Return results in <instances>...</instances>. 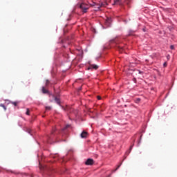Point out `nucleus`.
Masks as SVG:
<instances>
[{
	"mask_svg": "<svg viewBox=\"0 0 177 177\" xmlns=\"http://www.w3.org/2000/svg\"><path fill=\"white\" fill-rule=\"evenodd\" d=\"M70 127H71L70 124H66V127H64L60 131L56 129V128L53 129V131L51 132V134L46 137V142L51 144L52 142L55 140V139H57V133H59V135L61 136H63L64 138H67V135L68 133L67 129L70 128Z\"/></svg>",
	"mask_w": 177,
	"mask_h": 177,
	"instance_id": "1",
	"label": "nucleus"
},
{
	"mask_svg": "<svg viewBox=\"0 0 177 177\" xmlns=\"http://www.w3.org/2000/svg\"><path fill=\"white\" fill-rule=\"evenodd\" d=\"M131 1V0H113V5H129Z\"/></svg>",
	"mask_w": 177,
	"mask_h": 177,
	"instance_id": "2",
	"label": "nucleus"
},
{
	"mask_svg": "<svg viewBox=\"0 0 177 177\" xmlns=\"http://www.w3.org/2000/svg\"><path fill=\"white\" fill-rule=\"evenodd\" d=\"M79 8L81 9L82 13H86V12H88V9H89V6L88 4L85 3V2H82L79 4Z\"/></svg>",
	"mask_w": 177,
	"mask_h": 177,
	"instance_id": "3",
	"label": "nucleus"
},
{
	"mask_svg": "<svg viewBox=\"0 0 177 177\" xmlns=\"http://www.w3.org/2000/svg\"><path fill=\"white\" fill-rule=\"evenodd\" d=\"M109 6V3L106 1H104L100 3V6L95 7V10H99L100 8H107Z\"/></svg>",
	"mask_w": 177,
	"mask_h": 177,
	"instance_id": "4",
	"label": "nucleus"
},
{
	"mask_svg": "<svg viewBox=\"0 0 177 177\" xmlns=\"http://www.w3.org/2000/svg\"><path fill=\"white\" fill-rule=\"evenodd\" d=\"M112 21L113 20L111 19V17H106L104 21V24L106 27H111Z\"/></svg>",
	"mask_w": 177,
	"mask_h": 177,
	"instance_id": "5",
	"label": "nucleus"
},
{
	"mask_svg": "<svg viewBox=\"0 0 177 177\" xmlns=\"http://www.w3.org/2000/svg\"><path fill=\"white\" fill-rule=\"evenodd\" d=\"M54 102L58 105L59 106V107H61V109H64V106H63L62 105V101L60 100V98H59L57 96L55 97Z\"/></svg>",
	"mask_w": 177,
	"mask_h": 177,
	"instance_id": "6",
	"label": "nucleus"
},
{
	"mask_svg": "<svg viewBox=\"0 0 177 177\" xmlns=\"http://www.w3.org/2000/svg\"><path fill=\"white\" fill-rule=\"evenodd\" d=\"M48 97H49V102H50V103H53L57 96L52 93H48Z\"/></svg>",
	"mask_w": 177,
	"mask_h": 177,
	"instance_id": "7",
	"label": "nucleus"
},
{
	"mask_svg": "<svg viewBox=\"0 0 177 177\" xmlns=\"http://www.w3.org/2000/svg\"><path fill=\"white\" fill-rule=\"evenodd\" d=\"M95 161L92 158H88L87 160L85 162L86 165H93Z\"/></svg>",
	"mask_w": 177,
	"mask_h": 177,
	"instance_id": "8",
	"label": "nucleus"
},
{
	"mask_svg": "<svg viewBox=\"0 0 177 177\" xmlns=\"http://www.w3.org/2000/svg\"><path fill=\"white\" fill-rule=\"evenodd\" d=\"M82 139H85V138H86V136H88V133L86 131H82L81 135H80Z\"/></svg>",
	"mask_w": 177,
	"mask_h": 177,
	"instance_id": "9",
	"label": "nucleus"
},
{
	"mask_svg": "<svg viewBox=\"0 0 177 177\" xmlns=\"http://www.w3.org/2000/svg\"><path fill=\"white\" fill-rule=\"evenodd\" d=\"M41 92L44 94H46L47 93V95H49V93H50V92H49L47 89L45 88V86H42Z\"/></svg>",
	"mask_w": 177,
	"mask_h": 177,
	"instance_id": "10",
	"label": "nucleus"
},
{
	"mask_svg": "<svg viewBox=\"0 0 177 177\" xmlns=\"http://www.w3.org/2000/svg\"><path fill=\"white\" fill-rule=\"evenodd\" d=\"M23 130L25 131V132H27L28 133H29V135H30L31 136H32V134L31 133V129H28L27 127H24L23 129Z\"/></svg>",
	"mask_w": 177,
	"mask_h": 177,
	"instance_id": "11",
	"label": "nucleus"
},
{
	"mask_svg": "<svg viewBox=\"0 0 177 177\" xmlns=\"http://www.w3.org/2000/svg\"><path fill=\"white\" fill-rule=\"evenodd\" d=\"M132 149H133V144L131 145L129 148V151H126V154H127V156H129V153H131V151H132Z\"/></svg>",
	"mask_w": 177,
	"mask_h": 177,
	"instance_id": "12",
	"label": "nucleus"
},
{
	"mask_svg": "<svg viewBox=\"0 0 177 177\" xmlns=\"http://www.w3.org/2000/svg\"><path fill=\"white\" fill-rule=\"evenodd\" d=\"M87 2L88 3L89 5H91V6H96V3L93 2V1H91L89 2V0L87 1Z\"/></svg>",
	"mask_w": 177,
	"mask_h": 177,
	"instance_id": "13",
	"label": "nucleus"
},
{
	"mask_svg": "<svg viewBox=\"0 0 177 177\" xmlns=\"http://www.w3.org/2000/svg\"><path fill=\"white\" fill-rule=\"evenodd\" d=\"M92 68H93L94 70H97L99 68V66L95 65V64H93L91 65Z\"/></svg>",
	"mask_w": 177,
	"mask_h": 177,
	"instance_id": "14",
	"label": "nucleus"
},
{
	"mask_svg": "<svg viewBox=\"0 0 177 177\" xmlns=\"http://www.w3.org/2000/svg\"><path fill=\"white\" fill-rule=\"evenodd\" d=\"M135 34V32L132 30H129V35H133Z\"/></svg>",
	"mask_w": 177,
	"mask_h": 177,
	"instance_id": "15",
	"label": "nucleus"
},
{
	"mask_svg": "<svg viewBox=\"0 0 177 177\" xmlns=\"http://www.w3.org/2000/svg\"><path fill=\"white\" fill-rule=\"evenodd\" d=\"M50 84L52 83L49 81V80H46V86H48Z\"/></svg>",
	"mask_w": 177,
	"mask_h": 177,
	"instance_id": "16",
	"label": "nucleus"
},
{
	"mask_svg": "<svg viewBox=\"0 0 177 177\" xmlns=\"http://www.w3.org/2000/svg\"><path fill=\"white\" fill-rule=\"evenodd\" d=\"M0 107H3V109H4V110H6V106L3 104H0Z\"/></svg>",
	"mask_w": 177,
	"mask_h": 177,
	"instance_id": "17",
	"label": "nucleus"
},
{
	"mask_svg": "<svg viewBox=\"0 0 177 177\" xmlns=\"http://www.w3.org/2000/svg\"><path fill=\"white\" fill-rule=\"evenodd\" d=\"M26 115H30V109H28V108L26 109Z\"/></svg>",
	"mask_w": 177,
	"mask_h": 177,
	"instance_id": "18",
	"label": "nucleus"
},
{
	"mask_svg": "<svg viewBox=\"0 0 177 177\" xmlns=\"http://www.w3.org/2000/svg\"><path fill=\"white\" fill-rule=\"evenodd\" d=\"M121 165H122V162H121L120 165L118 166V167L113 171V172H115V171H117L120 168V167H121Z\"/></svg>",
	"mask_w": 177,
	"mask_h": 177,
	"instance_id": "19",
	"label": "nucleus"
},
{
	"mask_svg": "<svg viewBox=\"0 0 177 177\" xmlns=\"http://www.w3.org/2000/svg\"><path fill=\"white\" fill-rule=\"evenodd\" d=\"M170 49H171V50H174V49H175V46H174V45H171V46H170Z\"/></svg>",
	"mask_w": 177,
	"mask_h": 177,
	"instance_id": "20",
	"label": "nucleus"
},
{
	"mask_svg": "<svg viewBox=\"0 0 177 177\" xmlns=\"http://www.w3.org/2000/svg\"><path fill=\"white\" fill-rule=\"evenodd\" d=\"M52 106H46V110H51Z\"/></svg>",
	"mask_w": 177,
	"mask_h": 177,
	"instance_id": "21",
	"label": "nucleus"
},
{
	"mask_svg": "<svg viewBox=\"0 0 177 177\" xmlns=\"http://www.w3.org/2000/svg\"><path fill=\"white\" fill-rule=\"evenodd\" d=\"M142 31L143 32H146V31H147V30L146 29V27L142 28Z\"/></svg>",
	"mask_w": 177,
	"mask_h": 177,
	"instance_id": "22",
	"label": "nucleus"
},
{
	"mask_svg": "<svg viewBox=\"0 0 177 177\" xmlns=\"http://www.w3.org/2000/svg\"><path fill=\"white\" fill-rule=\"evenodd\" d=\"M12 104H14V106H17V102H12Z\"/></svg>",
	"mask_w": 177,
	"mask_h": 177,
	"instance_id": "23",
	"label": "nucleus"
},
{
	"mask_svg": "<svg viewBox=\"0 0 177 177\" xmlns=\"http://www.w3.org/2000/svg\"><path fill=\"white\" fill-rule=\"evenodd\" d=\"M167 62H164V64H163V67H167Z\"/></svg>",
	"mask_w": 177,
	"mask_h": 177,
	"instance_id": "24",
	"label": "nucleus"
},
{
	"mask_svg": "<svg viewBox=\"0 0 177 177\" xmlns=\"http://www.w3.org/2000/svg\"><path fill=\"white\" fill-rule=\"evenodd\" d=\"M139 74H143V71H141L140 70H138Z\"/></svg>",
	"mask_w": 177,
	"mask_h": 177,
	"instance_id": "25",
	"label": "nucleus"
},
{
	"mask_svg": "<svg viewBox=\"0 0 177 177\" xmlns=\"http://www.w3.org/2000/svg\"><path fill=\"white\" fill-rule=\"evenodd\" d=\"M97 100H102V97L97 96Z\"/></svg>",
	"mask_w": 177,
	"mask_h": 177,
	"instance_id": "26",
	"label": "nucleus"
},
{
	"mask_svg": "<svg viewBox=\"0 0 177 177\" xmlns=\"http://www.w3.org/2000/svg\"><path fill=\"white\" fill-rule=\"evenodd\" d=\"M139 146H140V140L138 141L137 147H139Z\"/></svg>",
	"mask_w": 177,
	"mask_h": 177,
	"instance_id": "27",
	"label": "nucleus"
},
{
	"mask_svg": "<svg viewBox=\"0 0 177 177\" xmlns=\"http://www.w3.org/2000/svg\"><path fill=\"white\" fill-rule=\"evenodd\" d=\"M119 49H120V50H124V48L122 47H119Z\"/></svg>",
	"mask_w": 177,
	"mask_h": 177,
	"instance_id": "28",
	"label": "nucleus"
},
{
	"mask_svg": "<svg viewBox=\"0 0 177 177\" xmlns=\"http://www.w3.org/2000/svg\"><path fill=\"white\" fill-rule=\"evenodd\" d=\"M137 102H140V98H137Z\"/></svg>",
	"mask_w": 177,
	"mask_h": 177,
	"instance_id": "29",
	"label": "nucleus"
},
{
	"mask_svg": "<svg viewBox=\"0 0 177 177\" xmlns=\"http://www.w3.org/2000/svg\"><path fill=\"white\" fill-rule=\"evenodd\" d=\"M63 47H64V48H66V46L64 44V45H63Z\"/></svg>",
	"mask_w": 177,
	"mask_h": 177,
	"instance_id": "30",
	"label": "nucleus"
},
{
	"mask_svg": "<svg viewBox=\"0 0 177 177\" xmlns=\"http://www.w3.org/2000/svg\"><path fill=\"white\" fill-rule=\"evenodd\" d=\"M167 59H169V55L167 56Z\"/></svg>",
	"mask_w": 177,
	"mask_h": 177,
	"instance_id": "31",
	"label": "nucleus"
},
{
	"mask_svg": "<svg viewBox=\"0 0 177 177\" xmlns=\"http://www.w3.org/2000/svg\"><path fill=\"white\" fill-rule=\"evenodd\" d=\"M124 23H127V21L124 20Z\"/></svg>",
	"mask_w": 177,
	"mask_h": 177,
	"instance_id": "32",
	"label": "nucleus"
},
{
	"mask_svg": "<svg viewBox=\"0 0 177 177\" xmlns=\"http://www.w3.org/2000/svg\"><path fill=\"white\" fill-rule=\"evenodd\" d=\"M127 158V156L124 157V160Z\"/></svg>",
	"mask_w": 177,
	"mask_h": 177,
	"instance_id": "33",
	"label": "nucleus"
}]
</instances>
